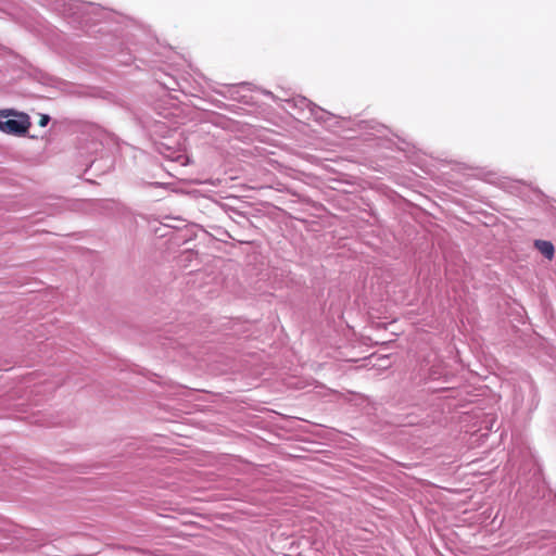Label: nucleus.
Masks as SVG:
<instances>
[{"label": "nucleus", "instance_id": "1", "mask_svg": "<svg viewBox=\"0 0 556 556\" xmlns=\"http://www.w3.org/2000/svg\"><path fill=\"white\" fill-rule=\"evenodd\" d=\"M45 4L52 11L68 18L77 25L98 23L104 16V11L93 3H84L79 0H45Z\"/></svg>", "mask_w": 556, "mask_h": 556}, {"label": "nucleus", "instance_id": "2", "mask_svg": "<svg viewBox=\"0 0 556 556\" xmlns=\"http://www.w3.org/2000/svg\"><path fill=\"white\" fill-rule=\"evenodd\" d=\"M12 111H0V130L14 136L25 135L29 127L30 121L26 113H16L11 117Z\"/></svg>", "mask_w": 556, "mask_h": 556}, {"label": "nucleus", "instance_id": "3", "mask_svg": "<svg viewBox=\"0 0 556 556\" xmlns=\"http://www.w3.org/2000/svg\"><path fill=\"white\" fill-rule=\"evenodd\" d=\"M287 102L301 110L307 109L314 119L318 123H326L329 118L332 117L331 113L316 105L305 97L299 96L288 100Z\"/></svg>", "mask_w": 556, "mask_h": 556}, {"label": "nucleus", "instance_id": "4", "mask_svg": "<svg viewBox=\"0 0 556 556\" xmlns=\"http://www.w3.org/2000/svg\"><path fill=\"white\" fill-rule=\"evenodd\" d=\"M534 245L540 251V253L547 260H552L554 257L555 249L551 241L535 240Z\"/></svg>", "mask_w": 556, "mask_h": 556}, {"label": "nucleus", "instance_id": "5", "mask_svg": "<svg viewBox=\"0 0 556 556\" xmlns=\"http://www.w3.org/2000/svg\"><path fill=\"white\" fill-rule=\"evenodd\" d=\"M50 119L51 118L48 114H40L38 124L40 127H46L49 124Z\"/></svg>", "mask_w": 556, "mask_h": 556}, {"label": "nucleus", "instance_id": "6", "mask_svg": "<svg viewBox=\"0 0 556 556\" xmlns=\"http://www.w3.org/2000/svg\"><path fill=\"white\" fill-rule=\"evenodd\" d=\"M233 89H235V86H232V87L229 89V91H230V98H231V99H237V98H236V96H235V93H233Z\"/></svg>", "mask_w": 556, "mask_h": 556}, {"label": "nucleus", "instance_id": "7", "mask_svg": "<svg viewBox=\"0 0 556 556\" xmlns=\"http://www.w3.org/2000/svg\"><path fill=\"white\" fill-rule=\"evenodd\" d=\"M153 186H156V187H163V186H164V184H162V182H155V184H153Z\"/></svg>", "mask_w": 556, "mask_h": 556}]
</instances>
